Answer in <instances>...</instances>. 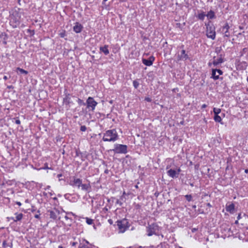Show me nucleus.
<instances>
[{"label":"nucleus","instance_id":"2","mask_svg":"<svg viewBox=\"0 0 248 248\" xmlns=\"http://www.w3.org/2000/svg\"><path fill=\"white\" fill-rule=\"evenodd\" d=\"M206 35L207 37L214 40L216 37L215 28L213 26H207Z\"/></svg>","mask_w":248,"mask_h":248},{"label":"nucleus","instance_id":"35","mask_svg":"<svg viewBox=\"0 0 248 248\" xmlns=\"http://www.w3.org/2000/svg\"><path fill=\"white\" fill-rule=\"evenodd\" d=\"M240 218V215H239L238 216V218L239 219Z\"/></svg>","mask_w":248,"mask_h":248},{"label":"nucleus","instance_id":"39","mask_svg":"<svg viewBox=\"0 0 248 248\" xmlns=\"http://www.w3.org/2000/svg\"><path fill=\"white\" fill-rule=\"evenodd\" d=\"M108 0H103L104 1H107Z\"/></svg>","mask_w":248,"mask_h":248},{"label":"nucleus","instance_id":"14","mask_svg":"<svg viewBox=\"0 0 248 248\" xmlns=\"http://www.w3.org/2000/svg\"><path fill=\"white\" fill-rule=\"evenodd\" d=\"M206 16L207 18L210 19L215 18V14L213 11H210L206 15Z\"/></svg>","mask_w":248,"mask_h":248},{"label":"nucleus","instance_id":"33","mask_svg":"<svg viewBox=\"0 0 248 248\" xmlns=\"http://www.w3.org/2000/svg\"><path fill=\"white\" fill-rule=\"evenodd\" d=\"M245 172L246 173H248V170H245Z\"/></svg>","mask_w":248,"mask_h":248},{"label":"nucleus","instance_id":"5","mask_svg":"<svg viewBox=\"0 0 248 248\" xmlns=\"http://www.w3.org/2000/svg\"><path fill=\"white\" fill-rule=\"evenodd\" d=\"M159 228L156 224H152L149 227L147 232L148 236H151L153 234H158Z\"/></svg>","mask_w":248,"mask_h":248},{"label":"nucleus","instance_id":"36","mask_svg":"<svg viewBox=\"0 0 248 248\" xmlns=\"http://www.w3.org/2000/svg\"><path fill=\"white\" fill-rule=\"evenodd\" d=\"M59 248H62V247L61 246H59Z\"/></svg>","mask_w":248,"mask_h":248},{"label":"nucleus","instance_id":"16","mask_svg":"<svg viewBox=\"0 0 248 248\" xmlns=\"http://www.w3.org/2000/svg\"><path fill=\"white\" fill-rule=\"evenodd\" d=\"M16 72L17 74H21L27 75L28 74V72L25 71V70L21 69L20 68H17L16 69Z\"/></svg>","mask_w":248,"mask_h":248},{"label":"nucleus","instance_id":"6","mask_svg":"<svg viewBox=\"0 0 248 248\" xmlns=\"http://www.w3.org/2000/svg\"><path fill=\"white\" fill-rule=\"evenodd\" d=\"M87 104L88 108H91L92 110H93L95 107L97 105V102L91 97H89L87 100Z\"/></svg>","mask_w":248,"mask_h":248},{"label":"nucleus","instance_id":"17","mask_svg":"<svg viewBox=\"0 0 248 248\" xmlns=\"http://www.w3.org/2000/svg\"><path fill=\"white\" fill-rule=\"evenodd\" d=\"M214 119L216 122L221 123V121H222L221 117V116H219L218 114L215 115Z\"/></svg>","mask_w":248,"mask_h":248},{"label":"nucleus","instance_id":"30","mask_svg":"<svg viewBox=\"0 0 248 248\" xmlns=\"http://www.w3.org/2000/svg\"><path fill=\"white\" fill-rule=\"evenodd\" d=\"M17 204H18V205H21V203L20 202H16Z\"/></svg>","mask_w":248,"mask_h":248},{"label":"nucleus","instance_id":"38","mask_svg":"<svg viewBox=\"0 0 248 248\" xmlns=\"http://www.w3.org/2000/svg\"><path fill=\"white\" fill-rule=\"evenodd\" d=\"M45 169H48V167L47 166H46Z\"/></svg>","mask_w":248,"mask_h":248},{"label":"nucleus","instance_id":"4","mask_svg":"<svg viewBox=\"0 0 248 248\" xmlns=\"http://www.w3.org/2000/svg\"><path fill=\"white\" fill-rule=\"evenodd\" d=\"M113 151L118 154H125L127 152V146L124 145L116 144Z\"/></svg>","mask_w":248,"mask_h":248},{"label":"nucleus","instance_id":"12","mask_svg":"<svg viewBox=\"0 0 248 248\" xmlns=\"http://www.w3.org/2000/svg\"><path fill=\"white\" fill-rule=\"evenodd\" d=\"M82 29V26L80 24L77 23L74 26L73 30L76 33L80 32Z\"/></svg>","mask_w":248,"mask_h":248},{"label":"nucleus","instance_id":"24","mask_svg":"<svg viewBox=\"0 0 248 248\" xmlns=\"http://www.w3.org/2000/svg\"><path fill=\"white\" fill-rule=\"evenodd\" d=\"M185 197L186 198V199L188 201H191V199H192V196L191 195H186L185 196Z\"/></svg>","mask_w":248,"mask_h":248},{"label":"nucleus","instance_id":"25","mask_svg":"<svg viewBox=\"0 0 248 248\" xmlns=\"http://www.w3.org/2000/svg\"><path fill=\"white\" fill-rule=\"evenodd\" d=\"M60 36L62 37H64L65 36V32H62L60 33Z\"/></svg>","mask_w":248,"mask_h":248},{"label":"nucleus","instance_id":"28","mask_svg":"<svg viewBox=\"0 0 248 248\" xmlns=\"http://www.w3.org/2000/svg\"><path fill=\"white\" fill-rule=\"evenodd\" d=\"M3 78H4V80H7L8 79V78H7V76H4Z\"/></svg>","mask_w":248,"mask_h":248},{"label":"nucleus","instance_id":"3","mask_svg":"<svg viewBox=\"0 0 248 248\" xmlns=\"http://www.w3.org/2000/svg\"><path fill=\"white\" fill-rule=\"evenodd\" d=\"M117 225L119 229L120 232H123L128 227V221L126 219H125L118 221Z\"/></svg>","mask_w":248,"mask_h":248},{"label":"nucleus","instance_id":"32","mask_svg":"<svg viewBox=\"0 0 248 248\" xmlns=\"http://www.w3.org/2000/svg\"><path fill=\"white\" fill-rule=\"evenodd\" d=\"M61 176H62V174H58V177L59 178H60V177H61Z\"/></svg>","mask_w":248,"mask_h":248},{"label":"nucleus","instance_id":"10","mask_svg":"<svg viewBox=\"0 0 248 248\" xmlns=\"http://www.w3.org/2000/svg\"><path fill=\"white\" fill-rule=\"evenodd\" d=\"M155 60V58L153 56L150 57L148 60L142 59V62L143 64L147 66H151L152 65L153 62Z\"/></svg>","mask_w":248,"mask_h":248},{"label":"nucleus","instance_id":"37","mask_svg":"<svg viewBox=\"0 0 248 248\" xmlns=\"http://www.w3.org/2000/svg\"><path fill=\"white\" fill-rule=\"evenodd\" d=\"M35 217H36V218H38V215H36Z\"/></svg>","mask_w":248,"mask_h":248},{"label":"nucleus","instance_id":"29","mask_svg":"<svg viewBox=\"0 0 248 248\" xmlns=\"http://www.w3.org/2000/svg\"><path fill=\"white\" fill-rule=\"evenodd\" d=\"M146 100L147 101H149H149H151L150 99V98H146Z\"/></svg>","mask_w":248,"mask_h":248},{"label":"nucleus","instance_id":"11","mask_svg":"<svg viewBox=\"0 0 248 248\" xmlns=\"http://www.w3.org/2000/svg\"><path fill=\"white\" fill-rule=\"evenodd\" d=\"M222 74V72L220 70H213L212 77L214 79H217Z\"/></svg>","mask_w":248,"mask_h":248},{"label":"nucleus","instance_id":"7","mask_svg":"<svg viewBox=\"0 0 248 248\" xmlns=\"http://www.w3.org/2000/svg\"><path fill=\"white\" fill-rule=\"evenodd\" d=\"M181 171L180 169H177L176 170L170 169L167 172L168 175L172 178L177 177L178 175Z\"/></svg>","mask_w":248,"mask_h":248},{"label":"nucleus","instance_id":"31","mask_svg":"<svg viewBox=\"0 0 248 248\" xmlns=\"http://www.w3.org/2000/svg\"><path fill=\"white\" fill-rule=\"evenodd\" d=\"M206 107V105L204 104L202 105V108H205Z\"/></svg>","mask_w":248,"mask_h":248},{"label":"nucleus","instance_id":"9","mask_svg":"<svg viewBox=\"0 0 248 248\" xmlns=\"http://www.w3.org/2000/svg\"><path fill=\"white\" fill-rule=\"evenodd\" d=\"M235 206L232 203H227L226 205V211L230 212L231 214H233L235 211Z\"/></svg>","mask_w":248,"mask_h":248},{"label":"nucleus","instance_id":"15","mask_svg":"<svg viewBox=\"0 0 248 248\" xmlns=\"http://www.w3.org/2000/svg\"><path fill=\"white\" fill-rule=\"evenodd\" d=\"M81 187V189L83 190H85V191H88L90 187H91V186H90V185L89 184H82L80 185V186Z\"/></svg>","mask_w":248,"mask_h":248},{"label":"nucleus","instance_id":"13","mask_svg":"<svg viewBox=\"0 0 248 248\" xmlns=\"http://www.w3.org/2000/svg\"><path fill=\"white\" fill-rule=\"evenodd\" d=\"M100 49L101 52L104 53L105 55H108L109 53V50L108 48V46H106L101 47Z\"/></svg>","mask_w":248,"mask_h":248},{"label":"nucleus","instance_id":"23","mask_svg":"<svg viewBox=\"0 0 248 248\" xmlns=\"http://www.w3.org/2000/svg\"><path fill=\"white\" fill-rule=\"evenodd\" d=\"M133 86H134V87L135 88H138V87H139V83L138 81L137 80H134L133 82Z\"/></svg>","mask_w":248,"mask_h":248},{"label":"nucleus","instance_id":"26","mask_svg":"<svg viewBox=\"0 0 248 248\" xmlns=\"http://www.w3.org/2000/svg\"><path fill=\"white\" fill-rule=\"evenodd\" d=\"M85 130H86L85 126H82L81 127V130H82V131H85Z\"/></svg>","mask_w":248,"mask_h":248},{"label":"nucleus","instance_id":"18","mask_svg":"<svg viewBox=\"0 0 248 248\" xmlns=\"http://www.w3.org/2000/svg\"><path fill=\"white\" fill-rule=\"evenodd\" d=\"M213 112L215 115H218L221 112V109L214 108H213Z\"/></svg>","mask_w":248,"mask_h":248},{"label":"nucleus","instance_id":"21","mask_svg":"<svg viewBox=\"0 0 248 248\" xmlns=\"http://www.w3.org/2000/svg\"><path fill=\"white\" fill-rule=\"evenodd\" d=\"M205 15L203 12L201 13L198 15V18L201 20H203Z\"/></svg>","mask_w":248,"mask_h":248},{"label":"nucleus","instance_id":"22","mask_svg":"<svg viewBox=\"0 0 248 248\" xmlns=\"http://www.w3.org/2000/svg\"><path fill=\"white\" fill-rule=\"evenodd\" d=\"M86 223L89 225H91L93 223V220L92 219L86 217Z\"/></svg>","mask_w":248,"mask_h":248},{"label":"nucleus","instance_id":"8","mask_svg":"<svg viewBox=\"0 0 248 248\" xmlns=\"http://www.w3.org/2000/svg\"><path fill=\"white\" fill-rule=\"evenodd\" d=\"M81 180L78 178H76L75 177H73L70 180L69 183L70 185L73 186H77L79 187L80 185H81Z\"/></svg>","mask_w":248,"mask_h":248},{"label":"nucleus","instance_id":"19","mask_svg":"<svg viewBox=\"0 0 248 248\" xmlns=\"http://www.w3.org/2000/svg\"><path fill=\"white\" fill-rule=\"evenodd\" d=\"M186 58H187V56L185 53V51L184 50H182L180 59H186Z\"/></svg>","mask_w":248,"mask_h":248},{"label":"nucleus","instance_id":"20","mask_svg":"<svg viewBox=\"0 0 248 248\" xmlns=\"http://www.w3.org/2000/svg\"><path fill=\"white\" fill-rule=\"evenodd\" d=\"M23 217V215L22 214H18L16 215V219L14 220L15 221H17L20 220L22 219Z\"/></svg>","mask_w":248,"mask_h":248},{"label":"nucleus","instance_id":"27","mask_svg":"<svg viewBox=\"0 0 248 248\" xmlns=\"http://www.w3.org/2000/svg\"><path fill=\"white\" fill-rule=\"evenodd\" d=\"M16 123L17 124H20V121L19 120H16Z\"/></svg>","mask_w":248,"mask_h":248},{"label":"nucleus","instance_id":"1","mask_svg":"<svg viewBox=\"0 0 248 248\" xmlns=\"http://www.w3.org/2000/svg\"><path fill=\"white\" fill-rule=\"evenodd\" d=\"M118 139V134L115 129L108 130L104 134L103 140L106 141H114Z\"/></svg>","mask_w":248,"mask_h":248},{"label":"nucleus","instance_id":"34","mask_svg":"<svg viewBox=\"0 0 248 248\" xmlns=\"http://www.w3.org/2000/svg\"><path fill=\"white\" fill-rule=\"evenodd\" d=\"M109 222L111 224L112 223V221L111 220H108Z\"/></svg>","mask_w":248,"mask_h":248}]
</instances>
